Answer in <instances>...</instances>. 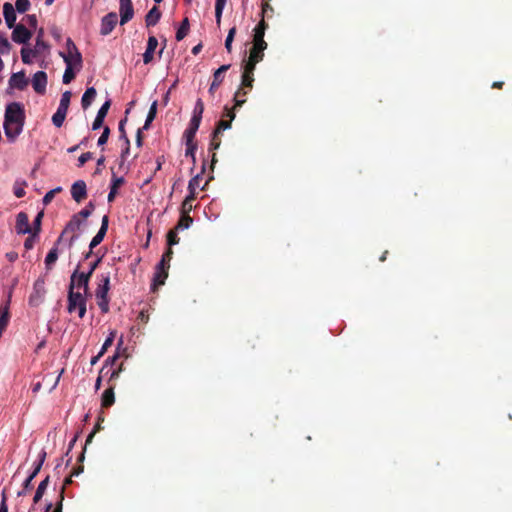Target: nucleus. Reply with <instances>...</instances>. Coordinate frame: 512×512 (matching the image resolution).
Listing matches in <instances>:
<instances>
[{"mask_svg": "<svg viewBox=\"0 0 512 512\" xmlns=\"http://www.w3.org/2000/svg\"><path fill=\"white\" fill-rule=\"evenodd\" d=\"M25 110L20 102L7 104L4 114V133L10 142H15L25 125Z\"/></svg>", "mask_w": 512, "mask_h": 512, "instance_id": "obj_1", "label": "nucleus"}, {"mask_svg": "<svg viewBox=\"0 0 512 512\" xmlns=\"http://www.w3.org/2000/svg\"><path fill=\"white\" fill-rule=\"evenodd\" d=\"M88 296L89 295H85V293H81L80 291L68 289V312L73 313L78 310L79 318H84L87 311L86 304Z\"/></svg>", "mask_w": 512, "mask_h": 512, "instance_id": "obj_2", "label": "nucleus"}, {"mask_svg": "<svg viewBox=\"0 0 512 512\" xmlns=\"http://www.w3.org/2000/svg\"><path fill=\"white\" fill-rule=\"evenodd\" d=\"M79 264L70 276L68 289L75 290V288L82 289L85 295H91L89 291V282L91 276L89 273L79 272Z\"/></svg>", "mask_w": 512, "mask_h": 512, "instance_id": "obj_3", "label": "nucleus"}, {"mask_svg": "<svg viewBox=\"0 0 512 512\" xmlns=\"http://www.w3.org/2000/svg\"><path fill=\"white\" fill-rule=\"evenodd\" d=\"M120 24L124 25L134 16L132 0H119Z\"/></svg>", "mask_w": 512, "mask_h": 512, "instance_id": "obj_4", "label": "nucleus"}, {"mask_svg": "<svg viewBox=\"0 0 512 512\" xmlns=\"http://www.w3.org/2000/svg\"><path fill=\"white\" fill-rule=\"evenodd\" d=\"M12 40L18 44H26L32 37V32L23 24H17L13 27Z\"/></svg>", "mask_w": 512, "mask_h": 512, "instance_id": "obj_5", "label": "nucleus"}, {"mask_svg": "<svg viewBox=\"0 0 512 512\" xmlns=\"http://www.w3.org/2000/svg\"><path fill=\"white\" fill-rule=\"evenodd\" d=\"M118 21L117 14L110 12L102 18L100 33L102 35L110 34L115 28Z\"/></svg>", "mask_w": 512, "mask_h": 512, "instance_id": "obj_6", "label": "nucleus"}, {"mask_svg": "<svg viewBox=\"0 0 512 512\" xmlns=\"http://www.w3.org/2000/svg\"><path fill=\"white\" fill-rule=\"evenodd\" d=\"M71 196L77 203H80L87 197V186L83 180H77L72 184Z\"/></svg>", "mask_w": 512, "mask_h": 512, "instance_id": "obj_7", "label": "nucleus"}, {"mask_svg": "<svg viewBox=\"0 0 512 512\" xmlns=\"http://www.w3.org/2000/svg\"><path fill=\"white\" fill-rule=\"evenodd\" d=\"M47 74L44 71H38L32 79V86L36 93L44 94L46 92Z\"/></svg>", "mask_w": 512, "mask_h": 512, "instance_id": "obj_8", "label": "nucleus"}, {"mask_svg": "<svg viewBox=\"0 0 512 512\" xmlns=\"http://www.w3.org/2000/svg\"><path fill=\"white\" fill-rule=\"evenodd\" d=\"M98 285L95 296H108L110 290V273H102L98 275Z\"/></svg>", "mask_w": 512, "mask_h": 512, "instance_id": "obj_9", "label": "nucleus"}, {"mask_svg": "<svg viewBox=\"0 0 512 512\" xmlns=\"http://www.w3.org/2000/svg\"><path fill=\"white\" fill-rule=\"evenodd\" d=\"M15 228L18 234L32 233V227L29 224V218L25 212H19L17 214Z\"/></svg>", "mask_w": 512, "mask_h": 512, "instance_id": "obj_10", "label": "nucleus"}, {"mask_svg": "<svg viewBox=\"0 0 512 512\" xmlns=\"http://www.w3.org/2000/svg\"><path fill=\"white\" fill-rule=\"evenodd\" d=\"M111 106V100H106L97 112V115L92 123V129L98 130L103 126V122Z\"/></svg>", "mask_w": 512, "mask_h": 512, "instance_id": "obj_11", "label": "nucleus"}, {"mask_svg": "<svg viewBox=\"0 0 512 512\" xmlns=\"http://www.w3.org/2000/svg\"><path fill=\"white\" fill-rule=\"evenodd\" d=\"M109 225V218L107 215H104L101 222V227L97 234L92 238L89 247L91 249H94L96 246H98L104 239Z\"/></svg>", "mask_w": 512, "mask_h": 512, "instance_id": "obj_12", "label": "nucleus"}, {"mask_svg": "<svg viewBox=\"0 0 512 512\" xmlns=\"http://www.w3.org/2000/svg\"><path fill=\"white\" fill-rule=\"evenodd\" d=\"M230 68L229 64L220 66L213 74V81L209 88V93L213 94L215 90L221 85L224 79V73Z\"/></svg>", "mask_w": 512, "mask_h": 512, "instance_id": "obj_13", "label": "nucleus"}, {"mask_svg": "<svg viewBox=\"0 0 512 512\" xmlns=\"http://www.w3.org/2000/svg\"><path fill=\"white\" fill-rule=\"evenodd\" d=\"M66 48L67 53H63L64 55H69L72 58V54H75V66L76 70H80L82 67V55L79 52L78 48L76 47L75 43L72 41L71 38H68L66 40Z\"/></svg>", "mask_w": 512, "mask_h": 512, "instance_id": "obj_14", "label": "nucleus"}, {"mask_svg": "<svg viewBox=\"0 0 512 512\" xmlns=\"http://www.w3.org/2000/svg\"><path fill=\"white\" fill-rule=\"evenodd\" d=\"M9 85L11 88L24 90L28 85V80L25 77V73L23 71L13 73L9 79Z\"/></svg>", "mask_w": 512, "mask_h": 512, "instance_id": "obj_15", "label": "nucleus"}, {"mask_svg": "<svg viewBox=\"0 0 512 512\" xmlns=\"http://www.w3.org/2000/svg\"><path fill=\"white\" fill-rule=\"evenodd\" d=\"M3 15L6 22V25L8 28H13L16 26V11L14 9V6L9 3L5 2L3 5Z\"/></svg>", "mask_w": 512, "mask_h": 512, "instance_id": "obj_16", "label": "nucleus"}, {"mask_svg": "<svg viewBox=\"0 0 512 512\" xmlns=\"http://www.w3.org/2000/svg\"><path fill=\"white\" fill-rule=\"evenodd\" d=\"M158 46V40L155 36H150L147 41L146 51L143 54L144 64H149L154 57L155 50Z\"/></svg>", "mask_w": 512, "mask_h": 512, "instance_id": "obj_17", "label": "nucleus"}, {"mask_svg": "<svg viewBox=\"0 0 512 512\" xmlns=\"http://www.w3.org/2000/svg\"><path fill=\"white\" fill-rule=\"evenodd\" d=\"M60 56L66 64V69L63 74V83L69 84L75 78V72L73 71L75 67H73L72 60L69 55H64L63 52H60Z\"/></svg>", "mask_w": 512, "mask_h": 512, "instance_id": "obj_18", "label": "nucleus"}, {"mask_svg": "<svg viewBox=\"0 0 512 512\" xmlns=\"http://www.w3.org/2000/svg\"><path fill=\"white\" fill-rule=\"evenodd\" d=\"M116 387L115 383H111L109 387L103 392L101 397V406L102 408H109L115 403V394L114 389Z\"/></svg>", "mask_w": 512, "mask_h": 512, "instance_id": "obj_19", "label": "nucleus"}, {"mask_svg": "<svg viewBox=\"0 0 512 512\" xmlns=\"http://www.w3.org/2000/svg\"><path fill=\"white\" fill-rule=\"evenodd\" d=\"M44 293V281L37 280L34 284V292L29 297V303L37 305L42 300Z\"/></svg>", "mask_w": 512, "mask_h": 512, "instance_id": "obj_20", "label": "nucleus"}, {"mask_svg": "<svg viewBox=\"0 0 512 512\" xmlns=\"http://www.w3.org/2000/svg\"><path fill=\"white\" fill-rule=\"evenodd\" d=\"M82 218L79 217V215L77 214H74L72 216V218L70 219V221L67 223L64 231L62 232V234L59 236V238L57 239V243H60L62 241V238H63V235L67 232H76L77 230L80 229L81 225H82Z\"/></svg>", "mask_w": 512, "mask_h": 512, "instance_id": "obj_21", "label": "nucleus"}, {"mask_svg": "<svg viewBox=\"0 0 512 512\" xmlns=\"http://www.w3.org/2000/svg\"><path fill=\"white\" fill-rule=\"evenodd\" d=\"M168 277V269L160 268L156 266V271L154 273L152 290L155 291L159 286L164 285L165 280Z\"/></svg>", "mask_w": 512, "mask_h": 512, "instance_id": "obj_22", "label": "nucleus"}, {"mask_svg": "<svg viewBox=\"0 0 512 512\" xmlns=\"http://www.w3.org/2000/svg\"><path fill=\"white\" fill-rule=\"evenodd\" d=\"M161 15L160 9L157 6H153L145 16L146 26H155L159 22Z\"/></svg>", "mask_w": 512, "mask_h": 512, "instance_id": "obj_23", "label": "nucleus"}, {"mask_svg": "<svg viewBox=\"0 0 512 512\" xmlns=\"http://www.w3.org/2000/svg\"><path fill=\"white\" fill-rule=\"evenodd\" d=\"M124 183V179L123 177H116L114 174H113V177L111 179V186H110V192L108 194V197H107V200L109 203L113 202L115 197H116V194H117V190L118 188Z\"/></svg>", "mask_w": 512, "mask_h": 512, "instance_id": "obj_24", "label": "nucleus"}, {"mask_svg": "<svg viewBox=\"0 0 512 512\" xmlns=\"http://www.w3.org/2000/svg\"><path fill=\"white\" fill-rule=\"evenodd\" d=\"M50 483V477L46 476L38 485L35 495L33 497V503L37 504L42 499L43 495L45 494L47 487Z\"/></svg>", "mask_w": 512, "mask_h": 512, "instance_id": "obj_25", "label": "nucleus"}, {"mask_svg": "<svg viewBox=\"0 0 512 512\" xmlns=\"http://www.w3.org/2000/svg\"><path fill=\"white\" fill-rule=\"evenodd\" d=\"M96 95H97V92L94 87L87 88L82 96V99H81L82 108L87 109L91 105V103L94 101Z\"/></svg>", "mask_w": 512, "mask_h": 512, "instance_id": "obj_26", "label": "nucleus"}, {"mask_svg": "<svg viewBox=\"0 0 512 512\" xmlns=\"http://www.w3.org/2000/svg\"><path fill=\"white\" fill-rule=\"evenodd\" d=\"M11 293L8 295V300L4 306L0 307V326L6 328L10 319L9 305H10Z\"/></svg>", "mask_w": 512, "mask_h": 512, "instance_id": "obj_27", "label": "nucleus"}, {"mask_svg": "<svg viewBox=\"0 0 512 512\" xmlns=\"http://www.w3.org/2000/svg\"><path fill=\"white\" fill-rule=\"evenodd\" d=\"M58 244L59 243L56 242L54 247L51 248V250L46 255L45 267H46V270H48V271L52 269V266L58 259V248H57Z\"/></svg>", "mask_w": 512, "mask_h": 512, "instance_id": "obj_28", "label": "nucleus"}, {"mask_svg": "<svg viewBox=\"0 0 512 512\" xmlns=\"http://www.w3.org/2000/svg\"><path fill=\"white\" fill-rule=\"evenodd\" d=\"M189 28H190L189 19L187 17H185L176 32V35H175L176 40L177 41L183 40L187 36V34L189 32Z\"/></svg>", "mask_w": 512, "mask_h": 512, "instance_id": "obj_29", "label": "nucleus"}, {"mask_svg": "<svg viewBox=\"0 0 512 512\" xmlns=\"http://www.w3.org/2000/svg\"><path fill=\"white\" fill-rule=\"evenodd\" d=\"M227 0H216L215 2V20L216 24L220 26L222 13L225 8Z\"/></svg>", "mask_w": 512, "mask_h": 512, "instance_id": "obj_30", "label": "nucleus"}, {"mask_svg": "<svg viewBox=\"0 0 512 512\" xmlns=\"http://www.w3.org/2000/svg\"><path fill=\"white\" fill-rule=\"evenodd\" d=\"M173 256L172 248L168 247L166 252L162 255L161 261L158 263L157 267L169 269L170 261Z\"/></svg>", "mask_w": 512, "mask_h": 512, "instance_id": "obj_31", "label": "nucleus"}, {"mask_svg": "<svg viewBox=\"0 0 512 512\" xmlns=\"http://www.w3.org/2000/svg\"><path fill=\"white\" fill-rule=\"evenodd\" d=\"M157 113V101H154L149 109L147 118L145 120L144 126L142 129L147 130L150 127V124L155 119Z\"/></svg>", "mask_w": 512, "mask_h": 512, "instance_id": "obj_32", "label": "nucleus"}, {"mask_svg": "<svg viewBox=\"0 0 512 512\" xmlns=\"http://www.w3.org/2000/svg\"><path fill=\"white\" fill-rule=\"evenodd\" d=\"M193 223V218L189 214L181 213L176 229H187Z\"/></svg>", "mask_w": 512, "mask_h": 512, "instance_id": "obj_33", "label": "nucleus"}, {"mask_svg": "<svg viewBox=\"0 0 512 512\" xmlns=\"http://www.w3.org/2000/svg\"><path fill=\"white\" fill-rule=\"evenodd\" d=\"M27 186V182L26 181H16L14 186H13V193L14 195L17 197V198H22L25 196L26 192H25V187Z\"/></svg>", "mask_w": 512, "mask_h": 512, "instance_id": "obj_34", "label": "nucleus"}, {"mask_svg": "<svg viewBox=\"0 0 512 512\" xmlns=\"http://www.w3.org/2000/svg\"><path fill=\"white\" fill-rule=\"evenodd\" d=\"M253 82H254V74H250V73H247V72H242V77H241V88L245 89V88H248V89H252L253 87Z\"/></svg>", "mask_w": 512, "mask_h": 512, "instance_id": "obj_35", "label": "nucleus"}, {"mask_svg": "<svg viewBox=\"0 0 512 512\" xmlns=\"http://www.w3.org/2000/svg\"><path fill=\"white\" fill-rule=\"evenodd\" d=\"M264 50L257 48V46H252L250 49L249 58L253 60V62H260L263 60L264 57Z\"/></svg>", "mask_w": 512, "mask_h": 512, "instance_id": "obj_36", "label": "nucleus"}, {"mask_svg": "<svg viewBox=\"0 0 512 512\" xmlns=\"http://www.w3.org/2000/svg\"><path fill=\"white\" fill-rule=\"evenodd\" d=\"M97 305L99 306L102 313L106 314L109 312V296H96Z\"/></svg>", "mask_w": 512, "mask_h": 512, "instance_id": "obj_37", "label": "nucleus"}, {"mask_svg": "<svg viewBox=\"0 0 512 512\" xmlns=\"http://www.w3.org/2000/svg\"><path fill=\"white\" fill-rule=\"evenodd\" d=\"M264 33L254 32L253 46H257L260 49H266L267 43L264 40Z\"/></svg>", "mask_w": 512, "mask_h": 512, "instance_id": "obj_38", "label": "nucleus"}, {"mask_svg": "<svg viewBox=\"0 0 512 512\" xmlns=\"http://www.w3.org/2000/svg\"><path fill=\"white\" fill-rule=\"evenodd\" d=\"M246 94L247 91L241 87L236 91L234 95L235 107H241L246 102V99L244 98Z\"/></svg>", "mask_w": 512, "mask_h": 512, "instance_id": "obj_39", "label": "nucleus"}, {"mask_svg": "<svg viewBox=\"0 0 512 512\" xmlns=\"http://www.w3.org/2000/svg\"><path fill=\"white\" fill-rule=\"evenodd\" d=\"M43 37H44V30H43V28H40L37 32V37H36L35 50L37 52L48 47L46 42L43 40Z\"/></svg>", "mask_w": 512, "mask_h": 512, "instance_id": "obj_40", "label": "nucleus"}, {"mask_svg": "<svg viewBox=\"0 0 512 512\" xmlns=\"http://www.w3.org/2000/svg\"><path fill=\"white\" fill-rule=\"evenodd\" d=\"M84 470V466L82 464L78 465L77 467L73 468V470L71 471V474L69 477H67L65 480H64V484L63 486L61 487L62 488H66L67 485L71 484L72 483V477L73 476H78L80 475Z\"/></svg>", "mask_w": 512, "mask_h": 512, "instance_id": "obj_41", "label": "nucleus"}, {"mask_svg": "<svg viewBox=\"0 0 512 512\" xmlns=\"http://www.w3.org/2000/svg\"><path fill=\"white\" fill-rule=\"evenodd\" d=\"M31 3L29 0H16L14 9L19 13H25L29 10Z\"/></svg>", "mask_w": 512, "mask_h": 512, "instance_id": "obj_42", "label": "nucleus"}, {"mask_svg": "<svg viewBox=\"0 0 512 512\" xmlns=\"http://www.w3.org/2000/svg\"><path fill=\"white\" fill-rule=\"evenodd\" d=\"M177 230L176 227L174 229H171L167 233V245L168 247L172 248L173 245H176L179 243V237L177 236Z\"/></svg>", "mask_w": 512, "mask_h": 512, "instance_id": "obj_43", "label": "nucleus"}, {"mask_svg": "<svg viewBox=\"0 0 512 512\" xmlns=\"http://www.w3.org/2000/svg\"><path fill=\"white\" fill-rule=\"evenodd\" d=\"M36 53H37L36 50L22 48L21 49V58H22L23 63L30 64L31 63V58H30L31 55L35 56Z\"/></svg>", "mask_w": 512, "mask_h": 512, "instance_id": "obj_44", "label": "nucleus"}, {"mask_svg": "<svg viewBox=\"0 0 512 512\" xmlns=\"http://www.w3.org/2000/svg\"><path fill=\"white\" fill-rule=\"evenodd\" d=\"M11 50V44L8 41V39L0 34V53L1 54H8Z\"/></svg>", "mask_w": 512, "mask_h": 512, "instance_id": "obj_45", "label": "nucleus"}, {"mask_svg": "<svg viewBox=\"0 0 512 512\" xmlns=\"http://www.w3.org/2000/svg\"><path fill=\"white\" fill-rule=\"evenodd\" d=\"M231 123L229 120H225V119H221L218 123H217V127L216 129L214 130L215 132V136H219L220 133L226 129H229L231 127Z\"/></svg>", "mask_w": 512, "mask_h": 512, "instance_id": "obj_46", "label": "nucleus"}, {"mask_svg": "<svg viewBox=\"0 0 512 512\" xmlns=\"http://www.w3.org/2000/svg\"><path fill=\"white\" fill-rule=\"evenodd\" d=\"M34 478L28 476L23 485H22V490H20L18 493H17V496L18 497H21V496H24L27 494V492L32 488V481H33Z\"/></svg>", "mask_w": 512, "mask_h": 512, "instance_id": "obj_47", "label": "nucleus"}, {"mask_svg": "<svg viewBox=\"0 0 512 512\" xmlns=\"http://www.w3.org/2000/svg\"><path fill=\"white\" fill-rule=\"evenodd\" d=\"M64 488L60 490L59 497L55 505L52 504V512H63Z\"/></svg>", "mask_w": 512, "mask_h": 512, "instance_id": "obj_48", "label": "nucleus"}, {"mask_svg": "<svg viewBox=\"0 0 512 512\" xmlns=\"http://www.w3.org/2000/svg\"><path fill=\"white\" fill-rule=\"evenodd\" d=\"M94 208V204L92 202H89L85 208H83L80 212L76 214L79 215L80 218L86 219L92 214Z\"/></svg>", "mask_w": 512, "mask_h": 512, "instance_id": "obj_49", "label": "nucleus"}, {"mask_svg": "<svg viewBox=\"0 0 512 512\" xmlns=\"http://www.w3.org/2000/svg\"><path fill=\"white\" fill-rule=\"evenodd\" d=\"M115 334H116L115 331H112L110 333V335L106 338V340L104 341V343L101 347L100 355H104L105 352L107 351V349L113 344Z\"/></svg>", "mask_w": 512, "mask_h": 512, "instance_id": "obj_50", "label": "nucleus"}, {"mask_svg": "<svg viewBox=\"0 0 512 512\" xmlns=\"http://www.w3.org/2000/svg\"><path fill=\"white\" fill-rule=\"evenodd\" d=\"M203 111H204L203 101L201 99H198L195 103L192 117H198V118L202 119Z\"/></svg>", "mask_w": 512, "mask_h": 512, "instance_id": "obj_51", "label": "nucleus"}, {"mask_svg": "<svg viewBox=\"0 0 512 512\" xmlns=\"http://www.w3.org/2000/svg\"><path fill=\"white\" fill-rule=\"evenodd\" d=\"M61 191H62V188H61V187H57V188L52 189V190H50L49 192H47V193L45 194V196L43 197V203H44V205H48V204L52 201V199L54 198V196H55L57 193L61 192Z\"/></svg>", "mask_w": 512, "mask_h": 512, "instance_id": "obj_52", "label": "nucleus"}, {"mask_svg": "<svg viewBox=\"0 0 512 512\" xmlns=\"http://www.w3.org/2000/svg\"><path fill=\"white\" fill-rule=\"evenodd\" d=\"M42 218H43V212H39L33 221L32 232H34L35 234H39L41 231Z\"/></svg>", "mask_w": 512, "mask_h": 512, "instance_id": "obj_53", "label": "nucleus"}, {"mask_svg": "<svg viewBox=\"0 0 512 512\" xmlns=\"http://www.w3.org/2000/svg\"><path fill=\"white\" fill-rule=\"evenodd\" d=\"M66 116L64 114L55 112L52 116V123L57 127L60 128L65 120Z\"/></svg>", "mask_w": 512, "mask_h": 512, "instance_id": "obj_54", "label": "nucleus"}, {"mask_svg": "<svg viewBox=\"0 0 512 512\" xmlns=\"http://www.w3.org/2000/svg\"><path fill=\"white\" fill-rule=\"evenodd\" d=\"M196 149H197V144L195 142H191V143L186 142L185 155L190 156L193 159V161H195Z\"/></svg>", "mask_w": 512, "mask_h": 512, "instance_id": "obj_55", "label": "nucleus"}, {"mask_svg": "<svg viewBox=\"0 0 512 512\" xmlns=\"http://www.w3.org/2000/svg\"><path fill=\"white\" fill-rule=\"evenodd\" d=\"M257 63L258 62H253L252 59L248 58L243 65V71L250 74H254Z\"/></svg>", "mask_w": 512, "mask_h": 512, "instance_id": "obj_56", "label": "nucleus"}, {"mask_svg": "<svg viewBox=\"0 0 512 512\" xmlns=\"http://www.w3.org/2000/svg\"><path fill=\"white\" fill-rule=\"evenodd\" d=\"M109 135H110V128L108 126H105L103 128V132H102L101 136L98 139L97 144L99 146L106 144L108 141Z\"/></svg>", "mask_w": 512, "mask_h": 512, "instance_id": "obj_57", "label": "nucleus"}, {"mask_svg": "<svg viewBox=\"0 0 512 512\" xmlns=\"http://www.w3.org/2000/svg\"><path fill=\"white\" fill-rule=\"evenodd\" d=\"M29 234H30V236H28L26 238V240L24 241V247L26 250H30L34 247L35 239L38 236V234H35L34 232L29 233Z\"/></svg>", "mask_w": 512, "mask_h": 512, "instance_id": "obj_58", "label": "nucleus"}, {"mask_svg": "<svg viewBox=\"0 0 512 512\" xmlns=\"http://www.w3.org/2000/svg\"><path fill=\"white\" fill-rule=\"evenodd\" d=\"M220 145H221V140H220L219 136H215V132L213 131L212 139L209 144V150L210 151L216 150L220 147Z\"/></svg>", "mask_w": 512, "mask_h": 512, "instance_id": "obj_59", "label": "nucleus"}, {"mask_svg": "<svg viewBox=\"0 0 512 512\" xmlns=\"http://www.w3.org/2000/svg\"><path fill=\"white\" fill-rule=\"evenodd\" d=\"M93 158V153L85 152L78 158V167H82L86 162Z\"/></svg>", "mask_w": 512, "mask_h": 512, "instance_id": "obj_60", "label": "nucleus"}, {"mask_svg": "<svg viewBox=\"0 0 512 512\" xmlns=\"http://www.w3.org/2000/svg\"><path fill=\"white\" fill-rule=\"evenodd\" d=\"M101 261H102V257H98L97 259L92 261L89 264V269H88V271L86 273H89V275L92 277L94 271L98 268V266L101 263Z\"/></svg>", "mask_w": 512, "mask_h": 512, "instance_id": "obj_61", "label": "nucleus"}, {"mask_svg": "<svg viewBox=\"0 0 512 512\" xmlns=\"http://www.w3.org/2000/svg\"><path fill=\"white\" fill-rule=\"evenodd\" d=\"M195 135H196V131H194L190 128H187L184 132V137H185V140L187 143L194 142Z\"/></svg>", "mask_w": 512, "mask_h": 512, "instance_id": "obj_62", "label": "nucleus"}, {"mask_svg": "<svg viewBox=\"0 0 512 512\" xmlns=\"http://www.w3.org/2000/svg\"><path fill=\"white\" fill-rule=\"evenodd\" d=\"M200 180H201V176L198 174L196 175L195 177H193L190 181H189V184H188V188L190 189H194V191H196V189L199 187L200 185Z\"/></svg>", "mask_w": 512, "mask_h": 512, "instance_id": "obj_63", "label": "nucleus"}, {"mask_svg": "<svg viewBox=\"0 0 512 512\" xmlns=\"http://www.w3.org/2000/svg\"><path fill=\"white\" fill-rule=\"evenodd\" d=\"M192 209H193V202H189V201H185V200L182 202L181 213L189 214Z\"/></svg>", "mask_w": 512, "mask_h": 512, "instance_id": "obj_64", "label": "nucleus"}]
</instances>
